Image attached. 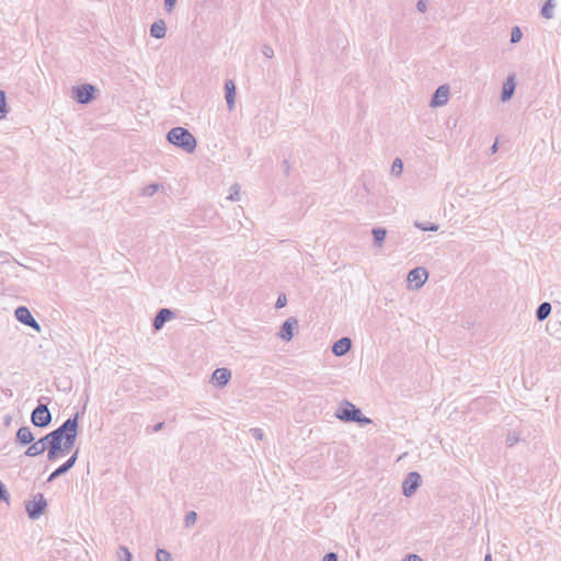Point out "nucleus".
<instances>
[{
  "label": "nucleus",
  "mask_w": 561,
  "mask_h": 561,
  "mask_svg": "<svg viewBox=\"0 0 561 561\" xmlns=\"http://www.w3.org/2000/svg\"><path fill=\"white\" fill-rule=\"evenodd\" d=\"M78 419L79 413H76L72 417L67 419L59 427L53 431L54 434H59V440L64 455H66L75 446L76 439L78 437Z\"/></svg>",
  "instance_id": "1"
},
{
  "label": "nucleus",
  "mask_w": 561,
  "mask_h": 561,
  "mask_svg": "<svg viewBox=\"0 0 561 561\" xmlns=\"http://www.w3.org/2000/svg\"><path fill=\"white\" fill-rule=\"evenodd\" d=\"M167 140L187 153H193L197 147L196 138L184 127H173L168 131Z\"/></svg>",
  "instance_id": "2"
},
{
  "label": "nucleus",
  "mask_w": 561,
  "mask_h": 561,
  "mask_svg": "<svg viewBox=\"0 0 561 561\" xmlns=\"http://www.w3.org/2000/svg\"><path fill=\"white\" fill-rule=\"evenodd\" d=\"M335 416L343 422H355L360 425L371 423L369 417L363 415L362 411L347 400L335 411Z\"/></svg>",
  "instance_id": "3"
},
{
  "label": "nucleus",
  "mask_w": 561,
  "mask_h": 561,
  "mask_svg": "<svg viewBox=\"0 0 561 561\" xmlns=\"http://www.w3.org/2000/svg\"><path fill=\"white\" fill-rule=\"evenodd\" d=\"M96 89L90 83H83L72 87L71 93L73 100L79 104H88L95 98Z\"/></svg>",
  "instance_id": "4"
},
{
  "label": "nucleus",
  "mask_w": 561,
  "mask_h": 561,
  "mask_svg": "<svg viewBox=\"0 0 561 561\" xmlns=\"http://www.w3.org/2000/svg\"><path fill=\"white\" fill-rule=\"evenodd\" d=\"M31 421L34 426L45 428L51 422V413L47 404L39 403L31 414Z\"/></svg>",
  "instance_id": "5"
},
{
  "label": "nucleus",
  "mask_w": 561,
  "mask_h": 561,
  "mask_svg": "<svg viewBox=\"0 0 561 561\" xmlns=\"http://www.w3.org/2000/svg\"><path fill=\"white\" fill-rule=\"evenodd\" d=\"M47 502L42 493H37L32 501L25 505L27 515L31 519H37L44 514Z\"/></svg>",
  "instance_id": "6"
},
{
  "label": "nucleus",
  "mask_w": 561,
  "mask_h": 561,
  "mask_svg": "<svg viewBox=\"0 0 561 561\" xmlns=\"http://www.w3.org/2000/svg\"><path fill=\"white\" fill-rule=\"evenodd\" d=\"M15 318L23 324L41 332V324L34 319L31 311L25 306H20L14 311Z\"/></svg>",
  "instance_id": "7"
},
{
  "label": "nucleus",
  "mask_w": 561,
  "mask_h": 561,
  "mask_svg": "<svg viewBox=\"0 0 561 561\" xmlns=\"http://www.w3.org/2000/svg\"><path fill=\"white\" fill-rule=\"evenodd\" d=\"M421 483V476L420 473L415 471H411L408 473L405 479L402 482V492L404 496L410 497L412 496Z\"/></svg>",
  "instance_id": "8"
},
{
  "label": "nucleus",
  "mask_w": 561,
  "mask_h": 561,
  "mask_svg": "<svg viewBox=\"0 0 561 561\" xmlns=\"http://www.w3.org/2000/svg\"><path fill=\"white\" fill-rule=\"evenodd\" d=\"M57 437L59 438V434H54L51 431L50 436L46 439L50 440L49 445L47 446V459L49 461H54L60 456H65L61 450L60 440H57Z\"/></svg>",
  "instance_id": "9"
},
{
  "label": "nucleus",
  "mask_w": 561,
  "mask_h": 561,
  "mask_svg": "<svg viewBox=\"0 0 561 561\" xmlns=\"http://www.w3.org/2000/svg\"><path fill=\"white\" fill-rule=\"evenodd\" d=\"M79 450L77 449L68 460H66L62 465H60L57 469H55L47 479V482H53L58 477L67 473L76 463L78 459Z\"/></svg>",
  "instance_id": "10"
},
{
  "label": "nucleus",
  "mask_w": 561,
  "mask_h": 561,
  "mask_svg": "<svg viewBox=\"0 0 561 561\" xmlns=\"http://www.w3.org/2000/svg\"><path fill=\"white\" fill-rule=\"evenodd\" d=\"M49 436L50 432L43 436L42 438H39L37 442L31 443V445L25 451V455L27 457H36L38 455H42L47 449V446L50 443V440H46Z\"/></svg>",
  "instance_id": "11"
},
{
  "label": "nucleus",
  "mask_w": 561,
  "mask_h": 561,
  "mask_svg": "<svg viewBox=\"0 0 561 561\" xmlns=\"http://www.w3.org/2000/svg\"><path fill=\"white\" fill-rule=\"evenodd\" d=\"M449 98V87L446 84L439 85L431 99V106L437 107L443 106L448 102Z\"/></svg>",
  "instance_id": "12"
},
{
  "label": "nucleus",
  "mask_w": 561,
  "mask_h": 561,
  "mask_svg": "<svg viewBox=\"0 0 561 561\" xmlns=\"http://www.w3.org/2000/svg\"><path fill=\"white\" fill-rule=\"evenodd\" d=\"M298 328V320L294 317L288 318L280 327L278 336L284 341H290L294 336V330Z\"/></svg>",
  "instance_id": "13"
},
{
  "label": "nucleus",
  "mask_w": 561,
  "mask_h": 561,
  "mask_svg": "<svg viewBox=\"0 0 561 561\" xmlns=\"http://www.w3.org/2000/svg\"><path fill=\"white\" fill-rule=\"evenodd\" d=\"M428 277V272L424 267H415L408 274V282L414 283L415 288H420L424 285Z\"/></svg>",
  "instance_id": "14"
},
{
  "label": "nucleus",
  "mask_w": 561,
  "mask_h": 561,
  "mask_svg": "<svg viewBox=\"0 0 561 561\" xmlns=\"http://www.w3.org/2000/svg\"><path fill=\"white\" fill-rule=\"evenodd\" d=\"M174 318V312L168 308L160 309L153 318L152 327L154 330H160L165 322Z\"/></svg>",
  "instance_id": "15"
},
{
  "label": "nucleus",
  "mask_w": 561,
  "mask_h": 561,
  "mask_svg": "<svg viewBox=\"0 0 561 561\" xmlns=\"http://www.w3.org/2000/svg\"><path fill=\"white\" fill-rule=\"evenodd\" d=\"M515 88H516L515 75H510L503 83L501 101L502 102L510 101L514 95Z\"/></svg>",
  "instance_id": "16"
},
{
  "label": "nucleus",
  "mask_w": 561,
  "mask_h": 561,
  "mask_svg": "<svg viewBox=\"0 0 561 561\" xmlns=\"http://www.w3.org/2000/svg\"><path fill=\"white\" fill-rule=\"evenodd\" d=\"M231 379V371L228 368H217L211 375V381L218 387H225Z\"/></svg>",
  "instance_id": "17"
},
{
  "label": "nucleus",
  "mask_w": 561,
  "mask_h": 561,
  "mask_svg": "<svg viewBox=\"0 0 561 561\" xmlns=\"http://www.w3.org/2000/svg\"><path fill=\"white\" fill-rule=\"evenodd\" d=\"M34 442V435L28 426H22L15 435V443L21 446L30 445Z\"/></svg>",
  "instance_id": "18"
},
{
  "label": "nucleus",
  "mask_w": 561,
  "mask_h": 561,
  "mask_svg": "<svg viewBox=\"0 0 561 561\" xmlns=\"http://www.w3.org/2000/svg\"><path fill=\"white\" fill-rule=\"evenodd\" d=\"M351 347H352L351 339L344 336V337H341L340 340H337L336 342H334V344L332 345V353L335 356H343L346 353H348Z\"/></svg>",
  "instance_id": "19"
},
{
  "label": "nucleus",
  "mask_w": 561,
  "mask_h": 561,
  "mask_svg": "<svg viewBox=\"0 0 561 561\" xmlns=\"http://www.w3.org/2000/svg\"><path fill=\"white\" fill-rule=\"evenodd\" d=\"M225 90H226V101L227 106L231 111L234 107L236 103V84L232 80H227L225 83Z\"/></svg>",
  "instance_id": "20"
},
{
  "label": "nucleus",
  "mask_w": 561,
  "mask_h": 561,
  "mask_svg": "<svg viewBox=\"0 0 561 561\" xmlns=\"http://www.w3.org/2000/svg\"><path fill=\"white\" fill-rule=\"evenodd\" d=\"M167 34V25L163 20L153 22L150 26V35L154 38H163Z\"/></svg>",
  "instance_id": "21"
},
{
  "label": "nucleus",
  "mask_w": 561,
  "mask_h": 561,
  "mask_svg": "<svg viewBox=\"0 0 561 561\" xmlns=\"http://www.w3.org/2000/svg\"><path fill=\"white\" fill-rule=\"evenodd\" d=\"M552 307L550 302H541L536 310V318L538 321L546 320L551 313Z\"/></svg>",
  "instance_id": "22"
},
{
  "label": "nucleus",
  "mask_w": 561,
  "mask_h": 561,
  "mask_svg": "<svg viewBox=\"0 0 561 561\" xmlns=\"http://www.w3.org/2000/svg\"><path fill=\"white\" fill-rule=\"evenodd\" d=\"M371 233L374 237V245L377 248H381L387 236V230L385 228L377 227L373 229Z\"/></svg>",
  "instance_id": "23"
},
{
  "label": "nucleus",
  "mask_w": 561,
  "mask_h": 561,
  "mask_svg": "<svg viewBox=\"0 0 561 561\" xmlns=\"http://www.w3.org/2000/svg\"><path fill=\"white\" fill-rule=\"evenodd\" d=\"M554 8H556L554 0H547L541 8V15L548 20L552 19Z\"/></svg>",
  "instance_id": "24"
},
{
  "label": "nucleus",
  "mask_w": 561,
  "mask_h": 561,
  "mask_svg": "<svg viewBox=\"0 0 561 561\" xmlns=\"http://www.w3.org/2000/svg\"><path fill=\"white\" fill-rule=\"evenodd\" d=\"M414 226L416 228H419L420 230L422 231H437L439 229V226L436 225V224H431V222H420V221H415Z\"/></svg>",
  "instance_id": "25"
},
{
  "label": "nucleus",
  "mask_w": 561,
  "mask_h": 561,
  "mask_svg": "<svg viewBox=\"0 0 561 561\" xmlns=\"http://www.w3.org/2000/svg\"><path fill=\"white\" fill-rule=\"evenodd\" d=\"M403 171V162L400 158H396L391 165V173L398 178L402 174Z\"/></svg>",
  "instance_id": "26"
},
{
  "label": "nucleus",
  "mask_w": 561,
  "mask_h": 561,
  "mask_svg": "<svg viewBox=\"0 0 561 561\" xmlns=\"http://www.w3.org/2000/svg\"><path fill=\"white\" fill-rule=\"evenodd\" d=\"M8 113L4 91L0 90V119L4 118Z\"/></svg>",
  "instance_id": "27"
},
{
  "label": "nucleus",
  "mask_w": 561,
  "mask_h": 561,
  "mask_svg": "<svg viewBox=\"0 0 561 561\" xmlns=\"http://www.w3.org/2000/svg\"><path fill=\"white\" fill-rule=\"evenodd\" d=\"M523 33L518 26H514L511 32V39L510 42L512 44H517L522 39Z\"/></svg>",
  "instance_id": "28"
},
{
  "label": "nucleus",
  "mask_w": 561,
  "mask_h": 561,
  "mask_svg": "<svg viewBox=\"0 0 561 561\" xmlns=\"http://www.w3.org/2000/svg\"><path fill=\"white\" fill-rule=\"evenodd\" d=\"M157 561H172L171 553L164 549H158L156 552Z\"/></svg>",
  "instance_id": "29"
},
{
  "label": "nucleus",
  "mask_w": 561,
  "mask_h": 561,
  "mask_svg": "<svg viewBox=\"0 0 561 561\" xmlns=\"http://www.w3.org/2000/svg\"><path fill=\"white\" fill-rule=\"evenodd\" d=\"M196 519H197V514H196V512L191 511V512H188V513L186 514V516H185V518H184V524H185V526H186V527H191L192 525H194V524H195Z\"/></svg>",
  "instance_id": "30"
},
{
  "label": "nucleus",
  "mask_w": 561,
  "mask_h": 561,
  "mask_svg": "<svg viewBox=\"0 0 561 561\" xmlns=\"http://www.w3.org/2000/svg\"><path fill=\"white\" fill-rule=\"evenodd\" d=\"M158 188L159 186L157 184H149L142 188V195L150 197L157 193Z\"/></svg>",
  "instance_id": "31"
},
{
  "label": "nucleus",
  "mask_w": 561,
  "mask_h": 561,
  "mask_svg": "<svg viewBox=\"0 0 561 561\" xmlns=\"http://www.w3.org/2000/svg\"><path fill=\"white\" fill-rule=\"evenodd\" d=\"M239 185L238 184H233L231 187H230V195L228 196V199L230 201H233V202H237L240 199V194H239Z\"/></svg>",
  "instance_id": "32"
},
{
  "label": "nucleus",
  "mask_w": 561,
  "mask_h": 561,
  "mask_svg": "<svg viewBox=\"0 0 561 561\" xmlns=\"http://www.w3.org/2000/svg\"><path fill=\"white\" fill-rule=\"evenodd\" d=\"M9 499H10V494H9L5 485L0 481V501L8 503Z\"/></svg>",
  "instance_id": "33"
},
{
  "label": "nucleus",
  "mask_w": 561,
  "mask_h": 561,
  "mask_svg": "<svg viewBox=\"0 0 561 561\" xmlns=\"http://www.w3.org/2000/svg\"><path fill=\"white\" fill-rule=\"evenodd\" d=\"M121 553L124 554V559H122L121 561H131V553L129 552V550L126 547L121 546L118 548V552H117L118 557H121Z\"/></svg>",
  "instance_id": "34"
},
{
  "label": "nucleus",
  "mask_w": 561,
  "mask_h": 561,
  "mask_svg": "<svg viewBox=\"0 0 561 561\" xmlns=\"http://www.w3.org/2000/svg\"><path fill=\"white\" fill-rule=\"evenodd\" d=\"M262 54H263L266 58H273V56H274V49L272 48V46H271V45L265 44V45H263V47H262Z\"/></svg>",
  "instance_id": "35"
},
{
  "label": "nucleus",
  "mask_w": 561,
  "mask_h": 561,
  "mask_svg": "<svg viewBox=\"0 0 561 561\" xmlns=\"http://www.w3.org/2000/svg\"><path fill=\"white\" fill-rule=\"evenodd\" d=\"M286 302H287V298L284 294H282L278 296L275 307L283 308L286 306Z\"/></svg>",
  "instance_id": "36"
},
{
  "label": "nucleus",
  "mask_w": 561,
  "mask_h": 561,
  "mask_svg": "<svg viewBox=\"0 0 561 561\" xmlns=\"http://www.w3.org/2000/svg\"><path fill=\"white\" fill-rule=\"evenodd\" d=\"M176 0H164V8L167 12L171 13L175 7Z\"/></svg>",
  "instance_id": "37"
},
{
  "label": "nucleus",
  "mask_w": 561,
  "mask_h": 561,
  "mask_svg": "<svg viewBox=\"0 0 561 561\" xmlns=\"http://www.w3.org/2000/svg\"><path fill=\"white\" fill-rule=\"evenodd\" d=\"M416 9L424 13L427 10V0H419L416 3Z\"/></svg>",
  "instance_id": "38"
},
{
  "label": "nucleus",
  "mask_w": 561,
  "mask_h": 561,
  "mask_svg": "<svg viewBox=\"0 0 561 561\" xmlns=\"http://www.w3.org/2000/svg\"><path fill=\"white\" fill-rule=\"evenodd\" d=\"M339 557L335 552H328L322 558V561H337Z\"/></svg>",
  "instance_id": "39"
},
{
  "label": "nucleus",
  "mask_w": 561,
  "mask_h": 561,
  "mask_svg": "<svg viewBox=\"0 0 561 561\" xmlns=\"http://www.w3.org/2000/svg\"><path fill=\"white\" fill-rule=\"evenodd\" d=\"M251 433L252 436L255 437L256 439H262L264 436L263 431L261 428H251Z\"/></svg>",
  "instance_id": "40"
},
{
  "label": "nucleus",
  "mask_w": 561,
  "mask_h": 561,
  "mask_svg": "<svg viewBox=\"0 0 561 561\" xmlns=\"http://www.w3.org/2000/svg\"><path fill=\"white\" fill-rule=\"evenodd\" d=\"M517 440L518 438L515 435H508L506 438V443L508 446H513Z\"/></svg>",
  "instance_id": "41"
},
{
  "label": "nucleus",
  "mask_w": 561,
  "mask_h": 561,
  "mask_svg": "<svg viewBox=\"0 0 561 561\" xmlns=\"http://www.w3.org/2000/svg\"><path fill=\"white\" fill-rule=\"evenodd\" d=\"M405 561H422V559L417 554H409Z\"/></svg>",
  "instance_id": "42"
},
{
  "label": "nucleus",
  "mask_w": 561,
  "mask_h": 561,
  "mask_svg": "<svg viewBox=\"0 0 561 561\" xmlns=\"http://www.w3.org/2000/svg\"><path fill=\"white\" fill-rule=\"evenodd\" d=\"M163 426H164V422H160V423H158V424H156L153 426L152 431L153 432H159V431H161L163 428Z\"/></svg>",
  "instance_id": "43"
},
{
  "label": "nucleus",
  "mask_w": 561,
  "mask_h": 561,
  "mask_svg": "<svg viewBox=\"0 0 561 561\" xmlns=\"http://www.w3.org/2000/svg\"><path fill=\"white\" fill-rule=\"evenodd\" d=\"M497 151V142H494L491 147V152L495 153Z\"/></svg>",
  "instance_id": "44"
},
{
  "label": "nucleus",
  "mask_w": 561,
  "mask_h": 561,
  "mask_svg": "<svg viewBox=\"0 0 561 561\" xmlns=\"http://www.w3.org/2000/svg\"><path fill=\"white\" fill-rule=\"evenodd\" d=\"M484 561H492V557L490 553H488L485 557H484Z\"/></svg>",
  "instance_id": "45"
}]
</instances>
